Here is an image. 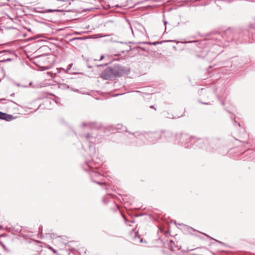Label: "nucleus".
<instances>
[{"mask_svg": "<svg viewBox=\"0 0 255 255\" xmlns=\"http://www.w3.org/2000/svg\"><path fill=\"white\" fill-rule=\"evenodd\" d=\"M91 67H92L91 66H88V68H91Z\"/></svg>", "mask_w": 255, "mask_h": 255, "instance_id": "47", "label": "nucleus"}, {"mask_svg": "<svg viewBox=\"0 0 255 255\" xmlns=\"http://www.w3.org/2000/svg\"><path fill=\"white\" fill-rule=\"evenodd\" d=\"M111 198V194H108L105 195L103 197V201L105 204H107L108 203H109L110 201Z\"/></svg>", "mask_w": 255, "mask_h": 255, "instance_id": "16", "label": "nucleus"}, {"mask_svg": "<svg viewBox=\"0 0 255 255\" xmlns=\"http://www.w3.org/2000/svg\"><path fill=\"white\" fill-rule=\"evenodd\" d=\"M187 228L189 229H191V230H193V231H196L195 229L192 228V227H187Z\"/></svg>", "mask_w": 255, "mask_h": 255, "instance_id": "33", "label": "nucleus"}, {"mask_svg": "<svg viewBox=\"0 0 255 255\" xmlns=\"http://www.w3.org/2000/svg\"><path fill=\"white\" fill-rule=\"evenodd\" d=\"M49 249L50 250H51V251L53 252V253H54V254H56V253H57V251H56V250H55L54 249H53V248H52L51 247H49Z\"/></svg>", "mask_w": 255, "mask_h": 255, "instance_id": "23", "label": "nucleus"}, {"mask_svg": "<svg viewBox=\"0 0 255 255\" xmlns=\"http://www.w3.org/2000/svg\"><path fill=\"white\" fill-rule=\"evenodd\" d=\"M129 68L120 64H115L113 67V77H120L128 75Z\"/></svg>", "mask_w": 255, "mask_h": 255, "instance_id": "7", "label": "nucleus"}, {"mask_svg": "<svg viewBox=\"0 0 255 255\" xmlns=\"http://www.w3.org/2000/svg\"><path fill=\"white\" fill-rule=\"evenodd\" d=\"M161 139H163V142H169L173 144L176 143V138L177 133H174L170 130H163L160 131Z\"/></svg>", "mask_w": 255, "mask_h": 255, "instance_id": "8", "label": "nucleus"}, {"mask_svg": "<svg viewBox=\"0 0 255 255\" xmlns=\"http://www.w3.org/2000/svg\"><path fill=\"white\" fill-rule=\"evenodd\" d=\"M201 104H204V105H211V102H200Z\"/></svg>", "mask_w": 255, "mask_h": 255, "instance_id": "24", "label": "nucleus"}, {"mask_svg": "<svg viewBox=\"0 0 255 255\" xmlns=\"http://www.w3.org/2000/svg\"><path fill=\"white\" fill-rule=\"evenodd\" d=\"M119 95V94H113V95H112V96H113V97H115V96H118Z\"/></svg>", "mask_w": 255, "mask_h": 255, "instance_id": "37", "label": "nucleus"}, {"mask_svg": "<svg viewBox=\"0 0 255 255\" xmlns=\"http://www.w3.org/2000/svg\"><path fill=\"white\" fill-rule=\"evenodd\" d=\"M164 116L169 119H173L174 117L172 114H169L167 112H165L163 113Z\"/></svg>", "mask_w": 255, "mask_h": 255, "instance_id": "20", "label": "nucleus"}, {"mask_svg": "<svg viewBox=\"0 0 255 255\" xmlns=\"http://www.w3.org/2000/svg\"><path fill=\"white\" fill-rule=\"evenodd\" d=\"M122 5H121V4L120 5V4H118L113 5L112 7L113 8L115 7H122Z\"/></svg>", "mask_w": 255, "mask_h": 255, "instance_id": "25", "label": "nucleus"}, {"mask_svg": "<svg viewBox=\"0 0 255 255\" xmlns=\"http://www.w3.org/2000/svg\"><path fill=\"white\" fill-rule=\"evenodd\" d=\"M138 238L140 239V242L142 243L143 242V239L140 238V236L139 235L138 236Z\"/></svg>", "mask_w": 255, "mask_h": 255, "instance_id": "31", "label": "nucleus"}, {"mask_svg": "<svg viewBox=\"0 0 255 255\" xmlns=\"http://www.w3.org/2000/svg\"><path fill=\"white\" fill-rule=\"evenodd\" d=\"M125 220V221L126 224H127V222H129L130 221H128L127 219L125 217H123Z\"/></svg>", "mask_w": 255, "mask_h": 255, "instance_id": "28", "label": "nucleus"}, {"mask_svg": "<svg viewBox=\"0 0 255 255\" xmlns=\"http://www.w3.org/2000/svg\"><path fill=\"white\" fill-rule=\"evenodd\" d=\"M82 126L83 127H87L92 129V132L91 133H88L85 136L86 139L89 141L90 144L96 143L98 142L99 139H97L98 134L101 133L102 131H103L104 132H106V130L109 131L110 130V128L106 129L105 128H102L101 125L99 123H90L87 124L83 123ZM91 146V144L89 145V147L90 148Z\"/></svg>", "mask_w": 255, "mask_h": 255, "instance_id": "1", "label": "nucleus"}, {"mask_svg": "<svg viewBox=\"0 0 255 255\" xmlns=\"http://www.w3.org/2000/svg\"><path fill=\"white\" fill-rule=\"evenodd\" d=\"M211 253L213 255H216V254H215V253L213 252H211Z\"/></svg>", "mask_w": 255, "mask_h": 255, "instance_id": "40", "label": "nucleus"}, {"mask_svg": "<svg viewBox=\"0 0 255 255\" xmlns=\"http://www.w3.org/2000/svg\"><path fill=\"white\" fill-rule=\"evenodd\" d=\"M104 58V55H102V56H101L100 59V61L102 60Z\"/></svg>", "mask_w": 255, "mask_h": 255, "instance_id": "32", "label": "nucleus"}, {"mask_svg": "<svg viewBox=\"0 0 255 255\" xmlns=\"http://www.w3.org/2000/svg\"><path fill=\"white\" fill-rule=\"evenodd\" d=\"M11 59H7L6 60V61H10Z\"/></svg>", "mask_w": 255, "mask_h": 255, "instance_id": "41", "label": "nucleus"}, {"mask_svg": "<svg viewBox=\"0 0 255 255\" xmlns=\"http://www.w3.org/2000/svg\"><path fill=\"white\" fill-rule=\"evenodd\" d=\"M113 62L119 60H125V56H121V53L128 52L131 48L127 42L113 41Z\"/></svg>", "mask_w": 255, "mask_h": 255, "instance_id": "2", "label": "nucleus"}, {"mask_svg": "<svg viewBox=\"0 0 255 255\" xmlns=\"http://www.w3.org/2000/svg\"><path fill=\"white\" fill-rule=\"evenodd\" d=\"M167 22L166 21H164V25H165V29L166 28V24H167Z\"/></svg>", "mask_w": 255, "mask_h": 255, "instance_id": "36", "label": "nucleus"}, {"mask_svg": "<svg viewBox=\"0 0 255 255\" xmlns=\"http://www.w3.org/2000/svg\"><path fill=\"white\" fill-rule=\"evenodd\" d=\"M165 42H166V41H155V42H147V43L149 45H156L157 44H162V43Z\"/></svg>", "mask_w": 255, "mask_h": 255, "instance_id": "19", "label": "nucleus"}, {"mask_svg": "<svg viewBox=\"0 0 255 255\" xmlns=\"http://www.w3.org/2000/svg\"><path fill=\"white\" fill-rule=\"evenodd\" d=\"M1 244L2 245V246L4 248L5 247V246L4 245H3L2 243H1Z\"/></svg>", "mask_w": 255, "mask_h": 255, "instance_id": "46", "label": "nucleus"}, {"mask_svg": "<svg viewBox=\"0 0 255 255\" xmlns=\"http://www.w3.org/2000/svg\"><path fill=\"white\" fill-rule=\"evenodd\" d=\"M238 125L239 127H241V125H240V123H238Z\"/></svg>", "mask_w": 255, "mask_h": 255, "instance_id": "43", "label": "nucleus"}, {"mask_svg": "<svg viewBox=\"0 0 255 255\" xmlns=\"http://www.w3.org/2000/svg\"><path fill=\"white\" fill-rule=\"evenodd\" d=\"M54 11H61V10L48 9H46L45 11H41V12H43V13H45V12H54Z\"/></svg>", "mask_w": 255, "mask_h": 255, "instance_id": "21", "label": "nucleus"}, {"mask_svg": "<svg viewBox=\"0 0 255 255\" xmlns=\"http://www.w3.org/2000/svg\"><path fill=\"white\" fill-rule=\"evenodd\" d=\"M170 223H173L174 224H175L176 225H180V226H185V227H187L186 225L183 224H177L176 222V221H173V220H171L170 221Z\"/></svg>", "mask_w": 255, "mask_h": 255, "instance_id": "22", "label": "nucleus"}, {"mask_svg": "<svg viewBox=\"0 0 255 255\" xmlns=\"http://www.w3.org/2000/svg\"><path fill=\"white\" fill-rule=\"evenodd\" d=\"M72 90L73 91H76V92L78 91V90H77V89L75 90L74 89H72Z\"/></svg>", "mask_w": 255, "mask_h": 255, "instance_id": "38", "label": "nucleus"}, {"mask_svg": "<svg viewBox=\"0 0 255 255\" xmlns=\"http://www.w3.org/2000/svg\"><path fill=\"white\" fill-rule=\"evenodd\" d=\"M225 89L224 88H223L221 90V91L222 93L224 92L225 91Z\"/></svg>", "mask_w": 255, "mask_h": 255, "instance_id": "34", "label": "nucleus"}, {"mask_svg": "<svg viewBox=\"0 0 255 255\" xmlns=\"http://www.w3.org/2000/svg\"><path fill=\"white\" fill-rule=\"evenodd\" d=\"M110 187V185H105V189L106 190H107L109 189V187Z\"/></svg>", "mask_w": 255, "mask_h": 255, "instance_id": "29", "label": "nucleus"}, {"mask_svg": "<svg viewBox=\"0 0 255 255\" xmlns=\"http://www.w3.org/2000/svg\"><path fill=\"white\" fill-rule=\"evenodd\" d=\"M200 233L202 234H203L204 235L207 236V237H208L210 239V240H214L216 242H217L219 243V244H222L223 245H225V244L224 243H223V242H222L221 241H218L217 240L215 239L214 238L209 236L208 235H207V234H206L205 233H202V232H200Z\"/></svg>", "mask_w": 255, "mask_h": 255, "instance_id": "17", "label": "nucleus"}, {"mask_svg": "<svg viewBox=\"0 0 255 255\" xmlns=\"http://www.w3.org/2000/svg\"><path fill=\"white\" fill-rule=\"evenodd\" d=\"M112 196H113V198L116 196V195H115V194L113 193Z\"/></svg>", "mask_w": 255, "mask_h": 255, "instance_id": "39", "label": "nucleus"}, {"mask_svg": "<svg viewBox=\"0 0 255 255\" xmlns=\"http://www.w3.org/2000/svg\"><path fill=\"white\" fill-rule=\"evenodd\" d=\"M213 93L214 94H215L216 96V97L218 98V99H219V100H220L221 99H220V97H221V94L218 93L217 92V89H214V90H212L211 88H202L201 89V91L200 92V94H203V93Z\"/></svg>", "mask_w": 255, "mask_h": 255, "instance_id": "12", "label": "nucleus"}, {"mask_svg": "<svg viewBox=\"0 0 255 255\" xmlns=\"http://www.w3.org/2000/svg\"><path fill=\"white\" fill-rule=\"evenodd\" d=\"M0 119L4 120L6 121H11L14 119L13 117L11 115H9L6 113L0 112Z\"/></svg>", "mask_w": 255, "mask_h": 255, "instance_id": "14", "label": "nucleus"}, {"mask_svg": "<svg viewBox=\"0 0 255 255\" xmlns=\"http://www.w3.org/2000/svg\"><path fill=\"white\" fill-rule=\"evenodd\" d=\"M72 65H73V64H69V65H68V68H67V69L66 71H69V70L71 69V68L72 67Z\"/></svg>", "mask_w": 255, "mask_h": 255, "instance_id": "26", "label": "nucleus"}, {"mask_svg": "<svg viewBox=\"0 0 255 255\" xmlns=\"http://www.w3.org/2000/svg\"><path fill=\"white\" fill-rule=\"evenodd\" d=\"M128 133H129V135L130 136V138H132L133 137H136L137 136H142V134H139L138 132L131 133V132H128Z\"/></svg>", "mask_w": 255, "mask_h": 255, "instance_id": "18", "label": "nucleus"}, {"mask_svg": "<svg viewBox=\"0 0 255 255\" xmlns=\"http://www.w3.org/2000/svg\"><path fill=\"white\" fill-rule=\"evenodd\" d=\"M160 131L148 132L145 133L144 136L151 143H156L161 139Z\"/></svg>", "mask_w": 255, "mask_h": 255, "instance_id": "9", "label": "nucleus"}, {"mask_svg": "<svg viewBox=\"0 0 255 255\" xmlns=\"http://www.w3.org/2000/svg\"><path fill=\"white\" fill-rule=\"evenodd\" d=\"M222 104L223 105H225V103H224V102L223 101V102H222Z\"/></svg>", "mask_w": 255, "mask_h": 255, "instance_id": "44", "label": "nucleus"}, {"mask_svg": "<svg viewBox=\"0 0 255 255\" xmlns=\"http://www.w3.org/2000/svg\"><path fill=\"white\" fill-rule=\"evenodd\" d=\"M108 97H111V94L110 93H108Z\"/></svg>", "mask_w": 255, "mask_h": 255, "instance_id": "42", "label": "nucleus"}, {"mask_svg": "<svg viewBox=\"0 0 255 255\" xmlns=\"http://www.w3.org/2000/svg\"><path fill=\"white\" fill-rule=\"evenodd\" d=\"M108 64H109V63H106L104 64V65H102V64H101V65H97V67L103 66H106V65H107Z\"/></svg>", "mask_w": 255, "mask_h": 255, "instance_id": "27", "label": "nucleus"}, {"mask_svg": "<svg viewBox=\"0 0 255 255\" xmlns=\"http://www.w3.org/2000/svg\"><path fill=\"white\" fill-rule=\"evenodd\" d=\"M236 30L233 28H229L224 31L217 32L212 38V40L215 41L218 44L222 45V47L225 46L226 45L223 43L224 41L228 42L232 41L234 40L236 36Z\"/></svg>", "mask_w": 255, "mask_h": 255, "instance_id": "3", "label": "nucleus"}, {"mask_svg": "<svg viewBox=\"0 0 255 255\" xmlns=\"http://www.w3.org/2000/svg\"><path fill=\"white\" fill-rule=\"evenodd\" d=\"M117 206V207L118 208H119V207H122L121 206H119V205H116Z\"/></svg>", "mask_w": 255, "mask_h": 255, "instance_id": "45", "label": "nucleus"}, {"mask_svg": "<svg viewBox=\"0 0 255 255\" xmlns=\"http://www.w3.org/2000/svg\"><path fill=\"white\" fill-rule=\"evenodd\" d=\"M150 108H151V109H154L156 110V109L154 108V106H150Z\"/></svg>", "mask_w": 255, "mask_h": 255, "instance_id": "35", "label": "nucleus"}, {"mask_svg": "<svg viewBox=\"0 0 255 255\" xmlns=\"http://www.w3.org/2000/svg\"><path fill=\"white\" fill-rule=\"evenodd\" d=\"M176 143L186 148H190L193 144L195 137L185 132L177 133Z\"/></svg>", "mask_w": 255, "mask_h": 255, "instance_id": "6", "label": "nucleus"}, {"mask_svg": "<svg viewBox=\"0 0 255 255\" xmlns=\"http://www.w3.org/2000/svg\"><path fill=\"white\" fill-rule=\"evenodd\" d=\"M244 154L246 156L249 155L250 158H255V150L249 149L245 152Z\"/></svg>", "mask_w": 255, "mask_h": 255, "instance_id": "15", "label": "nucleus"}, {"mask_svg": "<svg viewBox=\"0 0 255 255\" xmlns=\"http://www.w3.org/2000/svg\"><path fill=\"white\" fill-rule=\"evenodd\" d=\"M193 143H194L197 147L202 148L209 143V139L208 138H198L196 140L195 137Z\"/></svg>", "mask_w": 255, "mask_h": 255, "instance_id": "10", "label": "nucleus"}, {"mask_svg": "<svg viewBox=\"0 0 255 255\" xmlns=\"http://www.w3.org/2000/svg\"><path fill=\"white\" fill-rule=\"evenodd\" d=\"M100 77L104 80H110L112 77V68L107 67L101 73Z\"/></svg>", "mask_w": 255, "mask_h": 255, "instance_id": "11", "label": "nucleus"}, {"mask_svg": "<svg viewBox=\"0 0 255 255\" xmlns=\"http://www.w3.org/2000/svg\"><path fill=\"white\" fill-rule=\"evenodd\" d=\"M100 159H98V161H94V159H93L92 161H86L85 163V165H84V169L85 171L89 172L90 176H91V178L93 182L101 185L102 184H105V183L98 181L95 179L96 178L101 177L102 175L99 173V171H97V170L98 169V166H94V164H100Z\"/></svg>", "mask_w": 255, "mask_h": 255, "instance_id": "4", "label": "nucleus"}, {"mask_svg": "<svg viewBox=\"0 0 255 255\" xmlns=\"http://www.w3.org/2000/svg\"><path fill=\"white\" fill-rule=\"evenodd\" d=\"M116 130L118 132L126 131L128 132L126 127H124L122 124H118L116 125H113V133L114 131Z\"/></svg>", "mask_w": 255, "mask_h": 255, "instance_id": "13", "label": "nucleus"}, {"mask_svg": "<svg viewBox=\"0 0 255 255\" xmlns=\"http://www.w3.org/2000/svg\"><path fill=\"white\" fill-rule=\"evenodd\" d=\"M220 47H222V45L216 42L210 50L206 49L202 51L201 53L197 55V57L205 59L207 61L211 62L216 58L217 55L220 53L221 51H222V50H219L218 52H215V50H217Z\"/></svg>", "mask_w": 255, "mask_h": 255, "instance_id": "5", "label": "nucleus"}, {"mask_svg": "<svg viewBox=\"0 0 255 255\" xmlns=\"http://www.w3.org/2000/svg\"><path fill=\"white\" fill-rule=\"evenodd\" d=\"M194 235L197 236V237H198L199 238H200V239H203V237H201L200 236H198V235H196V234H193Z\"/></svg>", "mask_w": 255, "mask_h": 255, "instance_id": "30", "label": "nucleus"}]
</instances>
